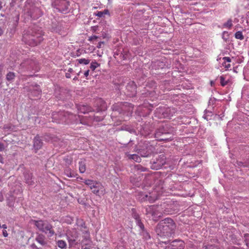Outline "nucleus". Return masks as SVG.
Returning a JSON list of instances; mask_svg holds the SVG:
<instances>
[{
    "label": "nucleus",
    "mask_w": 249,
    "mask_h": 249,
    "mask_svg": "<svg viewBox=\"0 0 249 249\" xmlns=\"http://www.w3.org/2000/svg\"><path fill=\"white\" fill-rule=\"evenodd\" d=\"M43 33L40 29L29 28L24 32L22 40L29 46H36L43 41Z\"/></svg>",
    "instance_id": "nucleus-1"
},
{
    "label": "nucleus",
    "mask_w": 249,
    "mask_h": 249,
    "mask_svg": "<svg viewBox=\"0 0 249 249\" xmlns=\"http://www.w3.org/2000/svg\"><path fill=\"white\" fill-rule=\"evenodd\" d=\"M176 228V224L172 219L166 218L160 221L157 226L156 232L160 237L171 236Z\"/></svg>",
    "instance_id": "nucleus-2"
},
{
    "label": "nucleus",
    "mask_w": 249,
    "mask_h": 249,
    "mask_svg": "<svg viewBox=\"0 0 249 249\" xmlns=\"http://www.w3.org/2000/svg\"><path fill=\"white\" fill-rule=\"evenodd\" d=\"M77 229L81 231H83L84 234V239L81 242V243L83 244L82 249H91V241L90 239L89 233L83 220L78 221Z\"/></svg>",
    "instance_id": "nucleus-3"
},
{
    "label": "nucleus",
    "mask_w": 249,
    "mask_h": 249,
    "mask_svg": "<svg viewBox=\"0 0 249 249\" xmlns=\"http://www.w3.org/2000/svg\"><path fill=\"white\" fill-rule=\"evenodd\" d=\"M33 222L36 227L41 231L48 234V236L52 237L55 234L53 226L47 221L39 220H33Z\"/></svg>",
    "instance_id": "nucleus-4"
},
{
    "label": "nucleus",
    "mask_w": 249,
    "mask_h": 249,
    "mask_svg": "<svg viewBox=\"0 0 249 249\" xmlns=\"http://www.w3.org/2000/svg\"><path fill=\"white\" fill-rule=\"evenodd\" d=\"M84 182L89 187L92 192L96 195H104L106 193L104 187L99 181L87 179H85Z\"/></svg>",
    "instance_id": "nucleus-5"
},
{
    "label": "nucleus",
    "mask_w": 249,
    "mask_h": 249,
    "mask_svg": "<svg viewBox=\"0 0 249 249\" xmlns=\"http://www.w3.org/2000/svg\"><path fill=\"white\" fill-rule=\"evenodd\" d=\"M68 240L70 248L74 247L81 243L80 240H78L79 233L77 230L72 229L67 232Z\"/></svg>",
    "instance_id": "nucleus-6"
},
{
    "label": "nucleus",
    "mask_w": 249,
    "mask_h": 249,
    "mask_svg": "<svg viewBox=\"0 0 249 249\" xmlns=\"http://www.w3.org/2000/svg\"><path fill=\"white\" fill-rule=\"evenodd\" d=\"M160 207L158 206L152 205L148 207L146 209V214H150L152 216V219L157 221L161 217L162 214L160 211Z\"/></svg>",
    "instance_id": "nucleus-7"
},
{
    "label": "nucleus",
    "mask_w": 249,
    "mask_h": 249,
    "mask_svg": "<svg viewBox=\"0 0 249 249\" xmlns=\"http://www.w3.org/2000/svg\"><path fill=\"white\" fill-rule=\"evenodd\" d=\"M158 195L155 193V192H152L149 193V195L143 193H140L138 195V198L141 202L148 201L152 203L154 202L158 198Z\"/></svg>",
    "instance_id": "nucleus-8"
},
{
    "label": "nucleus",
    "mask_w": 249,
    "mask_h": 249,
    "mask_svg": "<svg viewBox=\"0 0 249 249\" xmlns=\"http://www.w3.org/2000/svg\"><path fill=\"white\" fill-rule=\"evenodd\" d=\"M54 4L56 9L62 13L67 12L70 5L69 1L67 0H55Z\"/></svg>",
    "instance_id": "nucleus-9"
},
{
    "label": "nucleus",
    "mask_w": 249,
    "mask_h": 249,
    "mask_svg": "<svg viewBox=\"0 0 249 249\" xmlns=\"http://www.w3.org/2000/svg\"><path fill=\"white\" fill-rule=\"evenodd\" d=\"M41 90L40 89L39 86H35L33 87L32 89H31V91L29 95L30 98H36L39 97L41 94Z\"/></svg>",
    "instance_id": "nucleus-10"
},
{
    "label": "nucleus",
    "mask_w": 249,
    "mask_h": 249,
    "mask_svg": "<svg viewBox=\"0 0 249 249\" xmlns=\"http://www.w3.org/2000/svg\"><path fill=\"white\" fill-rule=\"evenodd\" d=\"M22 65L23 66L28 65L27 68L29 70H36L37 68L36 62L33 60H27Z\"/></svg>",
    "instance_id": "nucleus-11"
},
{
    "label": "nucleus",
    "mask_w": 249,
    "mask_h": 249,
    "mask_svg": "<svg viewBox=\"0 0 249 249\" xmlns=\"http://www.w3.org/2000/svg\"><path fill=\"white\" fill-rule=\"evenodd\" d=\"M183 245V243L180 241H173L170 243L164 249H178V246Z\"/></svg>",
    "instance_id": "nucleus-12"
},
{
    "label": "nucleus",
    "mask_w": 249,
    "mask_h": 249,
    "mask_svg": "<svg viewBox=\"0 0 249 249\" xmlns=\"http://www.w3.org/2000/svg\"><path fill=\"white\" fill-rule=\"evenodd\" d=\"M166 110H158L156 113V116L159 118H164L169 116V113Z\"/></svg>",
    "instance_id": "nucleus-13"
},
{
    "label": "nucleus",
    "mask_w": 249,
    "mask_h": 249,
    "mask_svg": "<svg viewBox=\"0 0 249 249\" xmlns=\"http://www.w3.org/2000/svg\"><path fill=\"white\" fill-rule=\"evenodd\" d=\"M125 155L129 160H133L137 162H140L141 161V157L137 154H129L128 153H126Z\"/></svg>",
    "instance_id": "nucleus-14"
},
{
    "label": "nucleus",
    "mask_w": 249,
    "mask_h": 249,
    "mask_svg": "<svg viewBox=\"0 0 249 249\" xmlns=\"http://www.w3.org/2000/svg\"><path fill=\"white\" fill-rule=\"evenodd\" d=\"M146 148L147 150L145 153L144 152L143 150L141 151V155L142 157H148L153 152V147L151 145L148 146Z\"/></svg>",
    "instance_id": "nucleus-15"
},
{
    "label": "nucleus",
    "mask_w": 249,
    "mask_h": 249,
    "mask_svg": "<svg viewBox=\"0 0 249 249\" xmlns=\"http://www.w3.org/2000/svg\"><path fill=\"white\" fill-rule=\"evenodd\" d=\"M133 217L135 218L136 220V222L137 225L140 227L141 230H144V225L141 222V220L139 215L136 213H134L133 215Z\"/></svg>",
    "instance_id": "nucleus-16"
},
{
    "label": "nucleus",
    "mask_w": 249,
    "mask_h": 249,
    "mask_svg": "<svg viewBox=\"0 0 249 249\" xmlns=\"http://www.w3.org/2000/svg\"><path fill=\"white\" fill-rule=\"evenodd\" d=\"M42 145V142L38 137H35L34 140V146L36 149H40Z\"/></svg>",
    "instance_id": "nucleus-17"
},
{
    "label": "nucleus",
    "mask_w": 249,
    "mask_h": 249,
    "mask_svg": "<svg viewBox=\"0 0 249 249\" xmlns=\"http://www.w3.org/2000/svg\"><path fill=\"white\" fill-rule=\"evenodd\" d=\"M223 60H224L223 65L226 69H228L231 67V65L229 63L231 62V59L229 57H224L223 58Z\"/></svg>",
    "instance_id": "nucleus-18"
},
{
    "label": "nucleus",
    "mask_w": 249,
    "mask_h": 249,
    "mask_svg": "<svg viewBox=\"0 0 249 249\" xmlns=\"http://www.w3.org/2000/svg\"><path fill=\"white\" fill-rule=\"evenodd\" d=\"M25 178L26 182L29 185L33 184L34 181L33 180V175L32 174H27L25 175Z\"/></svg>",
    "instance_id": "nucleus-19"
},
{
    "label": "nucleus",
    "mask_w": 249,
    "mask_h": 249,
    "mask_svg": "<svg viewBox=\"0 0 249 249\" xmlns=\"http://www.w3.org/2000/svg\"><path fill=\"white\" fill-rule=\"evenodd\" d=\"M44 238L45 237L43 235L39 234L36 238V241L41 245L44 246L46 244Z\"/></svg>",
    "instance_id": "nucleus-20"
},
{
    "label": "nucleus",
    "mask_w": 249,
    "mask_h": 249,
    "mask_svg": "<svg viewBox=\"0 0 249 249\" xmlns=\"http://www.w3.org/2000/svg\"><path fill=\"white\" fill-rule=\"evenodd\" d=\"M57 246L61 249H65L67 247V243L66 242L62 240H59L57 241Z\"/></svg>",
    "instance_id": "nucleus-21"
},
{
    "label": "nucleus",
    "mask_w": 249,
    "mask_h": 249,
    "mask_svg": "<svg viewBox=\"0 0 249 249\" xmlns=\"http://www.w3.org/2000/svg\"><path fill=\"white\" fill-rule=\"evenodd\" d=\"M79 170L81 173H84L86 170V166L85 162L80 161L79 162Z\"/></svg>",
    "instance_id": "nucleus-22"
},
{
    "label": "nucleus",
    "mask_w": 249,
    "mask_h": 249,
    "mask_svg": "<svg viewBox=\"0 0 249 249\" xmlns=\"http://www.w3.org/2000/svg\"><path fill=\"white\" fill-rule=\"evenodd\" d=\"M134 170L138 172H145L147 169L140 164L135 165Z\"/></svg>",
    "instance_id": "nucleus-23"
},
{
    "label": "nucleus",
    "mask_w": 249,
    "mask_h": 249,
    "mask_svg": "<svg viewBox=\"0 0 249 249\" xmlns=\"http://www.w3.org/2000/svg\"><path fill=\"white\" fill-rule=\"evenodd\" d=\"M233 26L232 20L231 18H229L227 21L223 24V27L228 29H231Z\"/></svg>",
    "instance_id": "nucleus-24"
},
{
    "label": "nucleus",
    "mask_w": 249,
    "mask_h": 249,
    "mask_svg": "<svg viewBox=\"0 0 249 249\" xmlns=\"http://www.w3.org/2000/svg\"><path fill=\"white\" fill-rule=\"evenodd\" d=\"M105 15H109V12L107 9H105L103 11H98L96 14L99 18L104 17Z\"/></svg>",
    "instance_id": "nucleus-25"
},
{
    "label": "nucleus",
    "mask_w": 249,
    "mask_h": 249,
    "mask_svg": "<svg viewBox=\"0 0 249 249\" xmlns=\"http://www.w3.org/2000/svg\"><path fill=\"white\" fill-rule=\"evenodd\" d=\"M15 76L16 75L14 72L10 71L6 74V78L7 81H11L15 79Z\"/></svg>",
    "instance_id": "nucleus-26"
},
{
    "label": "nucleus",
    "mask_w": 249,
    "mask_h": 249,
    "mask_svg": "<svg viewBox=\"0 0 249 249\" xmlns=\"http://www.w3.org/2000/svg\"><path fill=\"white\" fill-rule=\"evenodd\" d=\"M77 61L78 62V63L79 64H83L85 65H87V64H89L90 62L89 59H86V58L78 59H77Z\"/></svg>",
    "instance_id": "nucleus-27"
},
{
    "label": "nucleus",
    "mask_w": 249,
    "mask_h": 249,
    "mask_svg": "<svg viewBox=\"0 0 249 249\" xmlns=\"http://www.w3.org/2000/svg\"><path fill=\"white\" fill-rule=\"evenodd\" d=\"M235 37L236 39L243 40L244 38V36L242 34V32L241 31H238L235 34Z\"/></svg>",
    "instance_id": "nucleus-28"
},
{
    "label": "nucleus",
    "mask_w": 249,
    "mask_h": 249,
    "mask_svg": "<svg viewBox=\"0 0 249 249\" xmlns=\"http://www.w3.org/2000/svg\"><path fill=\"white\" fill-rule=\"evenodd\" d=\"M99 66L100 64L99 63L96 61H92L90 63V68L92 71H94L97 67Z\"/></svg>",
    "instance_id": "nucleus-29"
},
{
    "label": "nucleus",
    "mask_w": 249,
    "mask_h": 249,
    "mask_svg": "<svg viewBox=\"0 0 249 249\" xmlns=\"http://www.w3.org/2000/svg\"><path fill=\"white\" fill-rule=\"evenodd\" d=\"M202 249H218V248L217 246L209 245L203 246Z\"/></svg>",
    "instance_id": "nucleus-30"
},
{
    "label": "nucleus",
    "mask_w": 249,
    "mask_h": 249,
    "mask_svg": "<svg viewBox=\"0 0 249 249\" xmlns=\"http://www.w3.org/2000/svg\"><path fill=\"white\" fill-rule=\"evenodd\" d=\"M220 84L222 86L224 87L226 86L228 82L225 81V79L223 76H221L220 77Z\"/></svg>",
    "instance_id": "nucleus-31"
},
{
    "label": "nucleus",
    "mask_w": 249,
    "mask_h": 249,
    "mask_svg": "<svg viewBox=\"0 0 249 249\" xmlns=\"http://www.w3.org/2000/svg\"><path fill=\"white\" fill-rule=\"evenodd\" d=\"M159 131V132L157 131L155 134L156 137H158V136L159 135V133H161L162 134L168 133V132H166L165 130H164V127L163 128H160Z\"/></svg>",
    "instance_id": "nucleus-32"
},
{
    "label": "nucleus",
    "mask_w": 249,
    "mask_h": 249,
    "mask_svg": "<svg viewBox=\"0 0 249 249\" xmlns=\"http://www.w3.org/2000/svg\"><path fill=\"white\" fill-rule=\"evenodd\" d=\"M126 107L133 108L134 107L131 104H129V103H124L123 104V107H122V108H126Z\"/></svg>",
    "instance_id": "nucleus-33"
},
{
    "label": "nucleus",
    "mask_w": 249,
    "mask_h": 249,
    "mask_svg": "<svg viewBox=\"0 0 249 249\" xmlns=\"http://www.w3.org/2000/svg\"><path fill=\"white\" fill-rule=\"evenodd\" d=\"M142 235L144 236V237L145 238V239L146 240H147L150 238V236L149 234H148V233H147L146 231H144V229L143 230H142Z\"/></svg>",
    "instance_id": "nucleus-34"
},
{
    "label": "nucleus",
    "mask_w": 249,
    "mask_h": 249,
    "mask_svg": "<svg viewBox=\"0 0 249 249\" xmlns=\"http://www.w3.org/2000/svg\"><path fill=\"white\" fill-rule=\"evenodd\" d=\"M226 34L227 35V36H228V32H227V31H224V32H223V33H222V38H223L225 41H227V39H228V38H226V37H225V35H226Z\"/></svg>",
    "instance_id": "nucleus-35"
},
{
    "label": "nucleus",
    "mask_w": 249,
    "mask_h": 249,
    "mask_svg": "<svg viewBox=\"0 0 249 249\" xmlns=\"http://www.w3.org/2000/svg\"><path fill=\"white\" fill-rule=\"evenodd\" d=\"M2 235L5 237H6L8 236V232H7V231L6 230H3L2 231Z\"/></svg>",
    "instance_id": "nucleus-36"
},
{
    "label": "nucleus",
    "mask_w": 249,
    "mask_h": 249,
    "mask_svg": "<svg viewBox=\"0 0 249 249\" xmlns=\"http://www.w3.org/2000/svg\"><path fill=\"white\" fill-rule=\"evenodd\" d=\"M98 38V37L96 36H92L89 37V41H92L94 39H96Z\"/></svg>",
    "instance_id": "nucleus-37"
},
{
    "label": "nucleus",
    "mask_w": 249,
    "mask_h": 249,
    "mask_svg": "<svg viewBox=\"0 0 249 249\" xmlns=\"http://www.w3.org/2000/svg\"><path fill=\"white\" fill-rule=\"evenodd\" d=\"M4 149V144L1 142H0V151H2Z\"/></svg>",
    "instance_id": "nucleus-38"
},
{
    "label": "nucleus",
    "mask_w": 249,
    "mask_h": 249,
    "mask_svg": "<svg viewBox=\"0 0 249 249\" xmlns=\"http://www.w3.org/2000/svg\"><path fill=\"white\" fill-rule=\"evenodd\" d=\"M89 70H88L87 71H86L85 72H84V75L87 77L89 75Z\"/></svg>",
    "instance_id": "nucleus-39"
},
{
    "label": "nucleus",
    "mask_w": 249,
    "mask_h": 249,
    "mask_svg": "<svg viewBox=\"0 0 249 249\" xmlns=\"http://www.w3.org/2000/svg\"><path fill=\"white\" fill-rule=\"evenodd\" d=\"M65 75H66V78H71V74L69 72H66Z\"/></svg>",
    "instance_id": "nucleus-40"
},
{
    "label": "nucleus",
    "mask_w": 249,
    "mask_h": 249,
    "mask_svg": "<svg viewBox=\"0 0 249 249\" xmlns=\"http://www.w3.org/2000/svg\"><path fill=\"white\" fill-rule=\"evenodd\" d=\"M1 228H2L4 230H6L7 228V226L6 224H3L2 226L1 225Z\"/></svg>",
    "instance_id": "nucleus-41"
},
{
    "label": "nucleus",
    "mask_w": 249,
    "mask_h": 249,
    "mask_svg": "<svg viewBox=\"0 0 249 249\" xmlns=\"http://www.w3.org/2000/svg\"><path fill=\"white\" fill-rule=\"evenodd\" d=\"M3 34V30L2 28L0 27V36H1Z\"/></svg>",
    "instance_id": "nucleus-42"
},
{
    "label": "nucleus",
    "mask_w": 249,
    "mask_h": 249,
    "mask_svg": "<svg viewBox=\"0 0 249 249\" xmlns=\"http://www.w3.org/2000/svg\"><path fill=\"white\" fill-rule=\"evenodd\" d=\"M130 181H131V182L134 183L136 185H138V184H137L136 182H134V181L133 180V178L132 177H131Z\"/></svg>",
    "instance_id": "nucleus-43"
},
{
    "label": "nucleus",
    "mask_w": 249,
    "mask_h": 249,
    "mask_svg": "<svg viewBox=\"0 0 249 249\" xmlns=\"http://www.w3.org/2000/svg\"><path fill=\"white\" fill-rule=\"evenodd\" d=\"M30 16L32 18H37L38 17L35 16L33 14H31Z\"/></svg>",
    "instance_id": "nucleus-44"
},
{
    "label": "nucleus",
    "mask_w": 249,
    "mask_h": 249,
    "mask_svg": "<svg viewBox=\"0 0 249 249\" xmlns=\"http://www.w3.org/2000/svg\"><path fill=\"white\" fill-rule=\"evenodd\" d=\"M0 162H1V163L3 162V157L0 154Z\"/></svg>",
    "instance_id": "nucleus-45"
},
{
    "label": "nucleus",
    "mask_w": 249,
    "mask_h": 249,
    "mask_svg": "<svg viewBox=\"0 0 249 249\" xmlns=\"http://www.w3.org/2000/svg\"><path fill=\"white\" fill-rule=\"evenodd\" d=\"M2 7H3L2 2L0 1V10H1V9L2 8Z\"/></svg>",
    "instance_id": "nucleus-46"
},
{
    "label": "nucleus",
    "mask_w": 249,
    "mask_h": 249,
    "mask_svg": "<svg viewBox=\"0 0 249 249\" xmlns=\"http://www.w3.org/2000/svg\"><path fill=\"white\" fill-rule=\"evenodd\" d=\"M72 71H73V70H72V69H71V68H70V69L68 70V72H69V73H70L72 72Z\"/></svg>",
    "instance_id": "nucleus-47"
},
{
    "label": "nucleus",
    "mask_w": 249,
    "mask_h": 249,
    "mask_svg": "<svg viewBox=\"0 0 249 249\" xmlns=\"http://www.w3.org/2000/svg\"><path fill=\"white\" fill-rule=\"evenodd\" d=\"M160 240V242H161L162 243H164L165 244H166V243L167 242H168V240H160V239H159Z\"/></svg>",
    "instance_id": "nucleus-48"
},
{
    "label": "nucleus",
    "mask_w": 249,
    "mask_h": 249,
    "mask_svg": "<svg viewBox=\"0 0 249 249\" xmlns=\"http://www.w3.org/2000/svg\"><path fill=\"white\" fill-rule=\"evenodd\" d=\"M34 10L36 11V12H38V13H40V10L38 8H35Z\"/></svg>",
    "instance_id": "nucleus-49"
},
{
    "label": "nucleus",
    "mask_w": 249,
    "mask_h": 249,
    "mask_svg": "<svg viewBox=\"0 0 249 249\" xmlns=\"http://www.w3.org/2000/svg\"><path fill=\"white\" fill-rule=\"evenodd\" d=\"M8 205L9 206H10V207H11V206H13V203L9 202V203H8Z\"/></svg>",
    "instance_id": "nucleus-50"
},
{
    "label": "nucleus",
    "mask_w": 249,
    "mask_h": 249,
    "mask_svg": "<svg viewBox=\"0 0 249 249\" xmlns=\"http://www.w3.org/2000/svg\"><path fill=\"white\" fill-rule=\"evenodd\" d=\"M103 43V42H100L98 44V46H97L98 48H100L101 47V44Z\"/></svg>",
    "instance_id": "nucleus-51"
},
{
    "label": "nucleus",
    "mask_w": 249,
    "mask_h": 249,
    "mask_svg": "<svg viewBox=\"0 0 249 249\" xmlns=\"http://www.w3.org/2000/svg\"><path fill=\"white\" fill-rule=\"evenodd\" d=\"M73 80H78V77L77 76H75L73 78Z\"/></svg>",
    "instance_id": "nucleus-52"
},
{
    "label": "nucleus",
    "mask_w": 249,
    "mask_h": 249,
    "mask_svg": "<svg viewBox=\"0 0 249 249\" xmlns=\"http://www.w3.org/2000/svg\"><path fill=\"white\" fill-rule=\"evenodd\" d=\"M172 139H173L172 138H169V139H165V140H166V141H171Z\"/></svg>",
    "instance_id": "nucleus-53"
},
{
    "label": "nucleus",
    "mask_w": 249,
    "mask_h": 249,
    "mask_svg": "<svg viewBox=\"0 0 249 249\" xmlns=\"http://www.w3.org/2000/svg\"><path fill=\"white\" fill-rule=\"evenodd\" d=\"M54 115H54V114H53V118H55V117H54Z\"/></svg>",
    "instance_id": "nucleus-54"
},
{
    "label": "nucleus",
    "mask_w": 249,
    "mask_h": 249,
    "mask_svg": "<svg viewBox=\"0 0 249 249\" xmlns=\"http://www.w3.org/2000/svg\"><path fill=\"white\" fill-rule=\"evenodd\" d=\"M93 28H94V31H95L96 27H94Z\"/></svg>",
    "instance_id": "nucleus-55"
},
{
    "label": "nucleus",
    "mask_w": 249,
    "mask_h": 249,
    "mask_svg": "<svg viewBox=\"0 0 249 249\" xmlns=\"http://www.w3.org/2000/svg\"><path fill=\"white\" fill-rule=\"evenodd\" d=\"M41 14L40 13H39L38 14V16H40Z\"/></svg>",
    "instance_id": "nucleus-56"
}]
</instances>
